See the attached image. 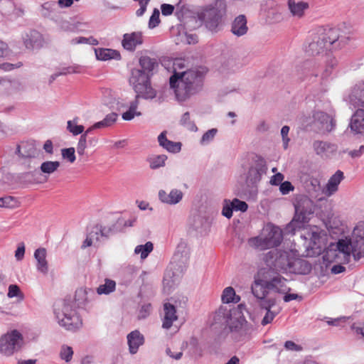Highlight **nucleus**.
<instances>
[{"instance_id":"f257e3e1","label":"nucleus","mask_w":364,"mask_h":364,"mask_svg":"<svg viewBox=\"0 0 364 364\" xmlns=\"http://www.w3.org/2000/svg\"><path fill=\"white\" fill-rule=\"evenodd\" d=\"M95 296L94 290L79 288L75 294V306L70 298L56 302L54 314L58 324L66 330L75 331L82 326V320L76 311V307H85Z\"/></svg>"},{"instance_id":"f03ea898","label":"nucleus","mask_w":364,"mask_h":364,"mask_svg":"<svg viewBox=\"0 0 364 364\" xmlns=\"http://www.w3.org/2000/svg\"><path fill=\"white\" fill-rule=\"evenodd\" d=\"M353 33L344 27L321 28L309 43L306 51L311 55L326 53L328 50H341L349 44Z\"/></svg>"},{"instance_id":"7ed1b4c3","label":"nucleus","mask_w":364,"mask_h":364,"mask_svg":"<svg viewBox=\"0 0 364 364\" xmlns=\"http://www.w3.org/2000/svg\"><path fill=\"white\" fill-rule=\"evenodd\" d=\"M203 80V72L198 70H188L175 72L169 78V85L173 90L176 100L183 102L202 90Z\"/></svg>"},{"instance_id":"20e7f679","label":"nucleus","mask_w":364,"mask_h":364,"mask_svg":"<svg viewBox=\"0 0 364 364\" xmlns=\"http://www.w3.org/2000/svg\"><path fill=\"white\" fill-rule=\"evenodd\" d=\"M336 249L345 263L350 262L351 255L355 261L364 257V222H359L355 227L352 239L339 240Z\"/></svg>"},{"instance_id":"39448f33","label":"nucleus","mask_w":364,"mask_h":364,"mask_svg":"<svg viewBox=\"0 0 364 364\" xmlns=\"http://www.w3.org/2000/svg\"><path fill=\"white\" fill-rule=\"evenodd\" d=\"M294 206V215L287 227L289 232H295L308 223L314 213L316 207L314 202L306 195L296 196Z\"/></svg>"},{"instance_id":"423d86ee","label":"nucleus","mask_w":364,"mask_h":364,"mask_svg":"<svg viewBox=\"0 0 364 364\" xmlns=\"http://www.w3.org/2000/svg\"><path fill=\"white\" fill-rule=\"evenodd\" d=\"M226 14V4L224 0H215L205 6L197 14L198 19L208 31L218 32Z\"/></svg>"},{"instance_id":"0eeeda50","label":"nucleus","mask_w":364,"mask_h":364,"mask_svg":"<svg viewBox=\"0 0 364 364\" xmlns=\"http://www.w3.org/2000/svg\"><path fill=\"white\" fill-rule=\"evenodd\" d=\"M244 309V305L239 304L237 308L231 310L220 307L216 313L218 316H223L231 332L238 333L240 338L247 336L250 330L242 313Z\"/></svg>"},{"instance_id":"6e6552de","label":"nucleus","mask_w":364,"mask_h":364,"mask_svg":"<svg viewBox=\"0 0 364 364\" xmlns=\"http://www.w3.org/2000/svg\"><path fill=\"white\" fill-rule=\"evenodd\" d=\"M267 165L264 159L258 157L249 167L245 178V193L249 198L255 199L257 193V185L262 175L266 173Z\"/></svg>"},{"instance_id":"1a4fd4ad","label":"nucleus","mask_w":364,"mask_h":364,"mask_svg":"<svg viewBox=\"0 0 364 364\" xmlns=\"http://www.w3.org/2000/svg\"><path fill=\"white\" fill-rule=\"evenodd\" d=\"M150 77L149 74L141 69L132 70L129 82L133 85L137 97L144 99H153L156 97V92L151 86Z\"/></svg>"},{"instance_id":"9d476101","label":"nucleus","mask_w":364,"mask_h":364,"mask_svg":"<svg viewBox=\"0 0 364 364\" xmlns=\"http://www.w3.org/2000/svg\"><path fill=\"white\" fill-rule=\"evenodd\" d=\"M282 240L283 236L280 228L271 226L267 228L261 235L250 239L249 244L256 249L264 250L279 246Z\"/></svg>"},{"instance_id":"9b49d317","label":"nucleus","mask_w":364,"mask_h":364,"mask_svg":"<svg viewBox=\"0 0 364 364\" xmlns=\"http://www.w3.org/2000/svg\"><path fill=\"white\" fill-rule=\"evenodd\" d=\"M292 259L288 252L278 250H271L266 255L268 265L277 271L284 272H288Z\"/></svg>"},{"instance_id":"f8f14e48","label":"nucleus","mask_w":364,"mask_h":364,"mask_svg":"<svg viewBox=\"0 0 364 364\" xmlns=\"http://www.w3.org/2000/svg\"><path fill=\"white\" fill-rule=\"evenodd\" d=\"M22 341V335L17 330L4 334L0 338V353L6 356L13 355L20 348Z\"/></svg>"},{"instance_id":"ddd939ff","label":"nucleus","mask_w":364,"mask_h":364,"mask_svg":"<svg viewBox=\"0 0 364 364\" xmlns=\"http://www.w3.org/2000/svg\"><path fill=\"white\" fill-rule=\"evenodd\" d=\"M312 126L317 132L325 134L335 129L336 120L331 114L322 111H315L313 114Z\"/></svg>"},{"instance_id":"4468645a","label":"nucleus","mask_w":364,"mask_h":364,"mask_svg":"<svg viewBox=\"0 0 364 364\" xmlns=\"http://www.w3.org/2000/svg\"><path fill=\"white\" fill-rule=\"evenodd\" d=\"M190 257V250L186 242L181 241L176 247L172 257L171 264L178 273H183L187 268Z\"/></svg>"},{"instance_id":"2eb2a0df","label":"nucleus","mask_w":364,"mask_h":364,"mask_svg":"<svg viewBox=\"0 0 364 364\" xmlns=\"http://www.w3.org/2000/svg\"><path fill=\"white\" fill-rule=\"evenodd\" d=\"M296 75L300 79L318 75V64L314 59L306 60L296 66Z\"/></svg>"},{"instance_id":"dca6fc26","label":"nucleus","mask_w":364,"mask_h":364,"mask_svg":"<svg viewBox=\"0 0 364 364\" xmlns=\"http://www.w3.org/2000/svg\"><path fill=\"white\" fill-rule=\"evenodd\" d=\"M300 178L304 188L311 196L316 198L323 192L318 178L306 173L302 174Z\"/></svg>"},{"instance_id":"f3484780","label":"nucleus","mask_w":364,"mask_h":364,"mask_svg":"<svg viewBox=\"0 0 364 364\" xmlns=\"http://www.w3.org/2000/svg\"><path fill=\"white\" fill-rule=\"evenodd\" d=\"M346 100L354 107H364V82L355 85Z\"/></svg>"},{"instance_id":"a211bd4d","label":"nucleus","mask_w":364,"mask_h":364,"mask_svg":"<svg viewBox=\"0 0 364 364\" xmlns=\"http://www.w3.org/2000/svg\"><path fill=\"white\" fill-rule=\"evenodd\" d=\"M143 43V36L141 32H132L123 35L122 45L123 48L129 51H134L137 46Z\"/></svg>"},{"instance_id":"6ab92c4d","label":"nucleus","mask_w":364,"mask_h":364,"mask_svg":"<svg viewBox=\"0 0 364 364\" xmlns=\"http://www.w3.org/2000/svg\"><path fill=\"white\" fill-rule=\"evenodd\" d=\"M269 281L264 279H256L252 285V292L253 295L259 300V304L269 298H267L269 291H271Z\"/></svg>"},{"instance_id":"aec40b11","label":"nucleus","mask_w":364,"mask_h":364,"mask_svg":"<svg viewBox=\"0 0 364 364\" xmlns=\"http://www.w3.org/2000/svg\"><path fill=\"white\" fill-rule=\"evenodd\" d=\"M23 41L28 49L39 48L42 46L43 39L42 35L36 30H31L23 35Z\"/></svg>"},{"instance_id":"412c9836","label":"nucleus","mask_w":364,"mask_h":364,"mask_svg":"<svg viewBox=\"0 0 364 364\" xmlns=\"http://www.w3.org/2000/svg\"><path fill=\"white\" fill-rule=\"evenodd\" d=\"M16 154L21 159H31L36 157L38 155V151L33 142L22 141L17 145Z\"/></svg>"},{"instance_id":"4be33fe9","label":"nucleus","mask_w":364,"mask_h":364,"mask_svg":"<svg viewBox=\"0 0 364 364\" xmlns=\"http://www.w3.org/2000/svg\"><path fill=\"white\" fill-rule=\"evenodd\" d=\"M183 197V192L176 188L172 189L169 193H167L164 190L159 191V198L163 203L168 205H176L178 203Z\"/></svg>"},{"instance_id":"5701e85b","label":"nucleus","mask_w":364,"mask_h":364,"mask_svg":"<svg viewBox=\"0 0 364 364\" xmlns=\"http://www.w3.org/2000/svg\"><path fill=\"white\" fill-rule=\"evenodd\" d=\"M311 264L303 259L293 257L288 272L296 274H308L311 271Z\"/></svg>"},{"instance_id":"b1692460","label":"nucleus","mask_w":364,"mask_h":364,"mask_svg":"<svg viewBox=\"0 0 364 364\" xmlns=\"http://www.w3.org/2000/svg\"><path fill=\"white\" fill-rule=\"evenodd\" d=\"M127 343L129 346V351L131 354H136L139 348L144 343V336L137 330L129 333L127 336Z\"/></svg>"},{"instance_id":"393cba45","label":"nucleus","mask_w":364,"mask_h":364,"mask_svg":"<svg viewBox=\"0 0 364 364\" xmlns=\"http://www.w3.org/2000/svg\"><path fill=\"white\" fill-rule=\"evenodd\" d=\"M159 146L170 153L176 154L181 151L182 144L168 140L166 137V132H162L158 136Z\"/></svg>"},{"instance_id":"a878e982","label":"nucleus","mask_w":364,"mask_h":364,"mask_svg":"<svg viewBox=\"0 0 364 364\" xmlns=\"http://www.w3.org/2000/svg\"><path fill=\"white\" fill-rule=\"evenodd\" d=\"M164 317L163 318L162 327L165 329H169L173 325V321L178 319L175 306L170 304H164Z\"/></svg>"},{"instance_id":"bb28decb","label":"nucleus","mask_w":364,"mask_h":364,"mask_svg":"<svg viewBox=\"0 0 364 364\" xmlns=\"http://www.w3.org/2000/svg\"><path fill=\"white\" fill-rule=\"evenodd\" d=\"M351 130L355 134L364 133V109H358L351 117Z\"/></svg>"},{"instance_id":"cd10ccee","label":"nucleus","mask_w":364,"mask_h":364,"mask_svg":"<svg viewBox=\"0 0 364 364\" xmlns=\"http://www.w3.org/2000/svg\"><path fill=\"white\" fill-rule=\"evenodd\" d=\"M248 27L247 19L245 15L237 16L231 24V32L236 36H242L247 33Z\"/></svg>"},{"instance_id":"c85d7f7f","label":"nucleus","mask_w":364,"mask_h":364,"mask_svg":"<svg viewBox=\"0 0 364 364\" xmlns=\"http://www.w3.org/2000/svg\"><path fill=\"white\" fill-rule=\"evenodd\" d=\"M269 281L271 291L279 294H286L290 290L287 285V280L280 275L274 277Z\"/></svg>"},{"instance_id":"c756f323","label":"nucleus","mask_w":364,"mask_h":364,"mask_svg":"<svg viewBox=\"0 0 364 364\" xmlns=\"http://www.w3.org/2000/svg\"><path fill=\"white\" fill-rule=\"evenodd\" d=\"M275 299H269L267 300L262 301L259 304L262 309L267 310L266 314L261 321L262 326L270 323L276 316L277 313L271 311V308L275 305Z\"/></svg>"},{"instance_id":"7c9ffc66","label":"nucleus","mask_w":364,"mask_h":364,"mask_svg":"<svg viewBox=\"0 0 364 364\" xmlns=\"http://www.w3.org/2000/svg\"><path fill=\"white\" fill-rule=\"evenodd\" d=\"M313 148L317 155L323 156L336 151V146L334 144L316 140L313 143Z\"/></svg>"},{"instance_id":"2f4dec72","label":"nucleus","mask_w":364,"mask_h":364,"mask_svg":"<svg viewBox=\"0 0 364 364\" xmlns=\"http://www.w3.org/2000/svg\"><path fill=\"white\" fill-rule=\"evenodd\" d=\"M288 8L294 17L301 18L304 15V11L309 8V4L304 1L295 2L294 0H288Z\"/></svg>"},{"instance_id":"473e14b6","label":"nucleus","mask_w":364,"mask_h":364,"mask_svg":"<svg viewBox=\"0 0 364 364\" xmlns=\"http://www.w3.org/2000/svg\"><path fill=\"white\" fill-rule=\"evenodd\" d=\"M343 179V173L338 170L328 180L326 184V190L325 193L327 196H331L338 190V186L341 181Z\"/></svg>"},{"instance_id":"72a5a7b5","label":"nucleus","mask_w":364,"mask_h":364,"mask_svg":"<svg viewBox=\"0 0 364 364\" xmlns=\"http://www.w3.org/2000/svg\"><path fill=\"white\" fill-rule=\"evenodd\" d=\"M34 257L37 260V269L43 274H47L48 271V262L46 260V250L38 248L34 252Z\"/></svg>"},{"instance_id":"f704fd0d","label":"nucleus","mask_w":364,"mask_h":364,"mask_svg":"<svg viewBox=\"0 0 364 364\" xmlns=\"http://www.w3.org/2000/svg\"><path fill=\"white\" fill-rule=\"evenodd\" d=\"M338 65L337 59L331 54L326 53V59L325 60V65L321 73L322 80L328 78L333 73V70Z\"/></svg>"},{"instance_id":"c9c22d12","label":"nucleus","mask_w":364,"mask_h":364,"mask_svg":"<svg viewBox=\"0 0 364 364\" xmlns=\"http://www.w3.org/2000/svg\"><path fill=\"white\" fill-rule=\"evenodd\" d=\"M139 65L141 70L146 71L147 74L151 76L153 70L158 66V61L156 58L143 55L139 58Z\"/></svg>"},{"instance_id":"e433bc0d","label":"nucleus","mask_w":364,"mask_h":364,"mask_svg":"<svg viewBox=\"0 0 364 364\" xmlns=\"http://www.w3.org/2000/svg\"><path fill=\"white\" fill-rule=\"evenodd\" d=\"M136 95V98L134 100L130 102L129 109L122 114V119L125 121H130L134 118L135 116H140L141 114L140 112L137 111V108L139 106V100Z\"/></svg>"},{"instance_id":"4c0bfd02","label":"nucleus","mask_w":364,"mask_h":364,"mask_svg":"<svg viewBox=\"0 0 364 364\" xmlns=\"http://www.w3.org/2000/svg\"><path fill=\"white\" fill-rule=\"evenodd\" d=\"M221 299L224 304H237L240 301V296L235 294L232 287H228L223 290Z\"/></svg>"},{"instance_id":"58836bf2","label":"nucleus","mask_w":364,"mask_h":364,"mask_svg":"<svg viewBox=\"0 0 364 364\" xmlns=\"http://www.w3.org/2000/svg\"><path fill=\"white\" fill-rule=\"evenodd\" d=\"M167 160V156L165 154L154 155L151 156L147 159V161L149 164V167L151 169H157L161 167H164Z\"/></svg>"},{"instance_id":"ea45409f","label":"nucleus","mask_w":364,"mask_h":364,"mask_svg":"<svg viewBox=\"0 0 364 364\" xmlns=\"http://www.w3.org/2000/svg\"><path fill=\"white\" fill-rule=\"evenodd\" d=\"M95 55L97 58L100 60H107L114 58L116 55L119 56V54L117 51L108 48L96 49Z\"/></svg>"},{"instance_id":"a19ab883","label":"nucleus","mask_w":364,"mask_h":364,"mask_svg":"<svg viewBox=\"0 0 364 364\" xmlns=\"http://www.w3.org/2000/svg\"><path fill=\"white\" fill-rule=\"evenodd\" d=\"M118 115L115 112H112L105 116V117L96 123H95V127H97L100 129L105 128L111 127L112 124H114L117 119Z\"/></svg>"},{"instance_id":"79ce46f5","label":"nucleus","mask_w":364,"mask_h":364,"mask_svg":"<svg viewBox=\"0 0 364 364\" xmlns=\"http://www.w3.org/2000/svg\"><path fill=\"white\" fill-rule=\"evenodd\" d=\"M79 118L75 117L67 122V129L74 136L82 134L85 129L84 126L77 124Z\"/></svg>"},{"instance_id":"37998d69","label":"nucleus","mask_w":364,"mask_h":364,"mask_svg":"<svg viewBox=\"0 0 364 364\" xmlns=\"http://www.w3.org/2000/svg\"><path fill=\"white\" fill-rule=\"evenodd\" d=\"M116 283L112 279H105L103 284L100 285L97 289V293L101 294H109L115 290Z\"/></svg>"},{"instance_id":"c03bdc74","label":"nucleus","mask_w":364,"mask_h":364,"mask_svg":"<svg viewBox=\"0 0 364 364\" xmlns=\"http://www.w3.org/2000/svg\"><path fill=\"white\" fill-rule=\"evenodd\" d=\"M180 124L191 132H196L198 127L195 122L191 119L190 113L185 112L180 119Z\"/></svg>"},{"instance_id":"a18cd8bd","label":"nucleus","mask_w":364,"mask_h":364,"mask_svg":"<svg viewBox=\"0 0 364 364\" xmlns=\"http://www.w3.org/2000/svg\"><path fill=\"white\" fill-rule=\"evenodd\" d=\"M154 245L151 242H147L145 245H137L135 247V254H140L141 259H144L148 257L149 253L153 250Z\"/></svg>"},{"instance_id":"49530a36","label":"nucleus","mask_w":364,"mask_h":364,"mask_svg":"<svg viewBox=\"0 0 364 364\" xmlns=\"http://www.w3.org/2000/svg\"><path fill=\"white\" fill-rule=\"evenodd\" d=\"M60 166V162L47 161L41 164L40 169L43 173L51 174Z\"/></svg>"},{"instance_id":"de8ad7c7","label":"nucleus","mask_w":364,"mask_h":364,"mask_svg":"<svg viewBox=\"0 0 364 364\" xmlns=\"http://www.w3.org/2000/svg\"><path fill=\"white\" fill-rule=\"evenodd\" d=\"M218 133V129L215 128L210 129L203 134L200 143L202 145L208 144L210 143Z\"/></svg>"},{"instance_id":"09e8293b","label":"nucleus","mask_w":364,"mask_h":364,"mask_svg":"<svg viewBox=\"0 0 364 364\" xmlns=\"http://www.w3.org/2000/svg\"><path fill=\"white\" fill-rule=\"evenodd\" d=\"M17 206V200L13 196L0 198V207L14 208Z\"/></svg>"},{"instance_id":"8fccbe9b","label":"nucleus","mask_w":364,"mask_h":364,"mask_svg":"<svg viewBox=\"0 0 364 364\" xmlns=\"http://www.w3.org/2000/svg\"><path fill=\"white\" fill-rule=\"evenodd\" d=\"M160 12L158 9H154L151 16L148 26L150 29H153L159 26L160 23Z\"/></svg>"},{"instance_id":"3c124183","label":"nucleus","mask_w":364,"mask_h":364,"mask_svg":"<svg viewBox=\"0 0 364 364\" xmlns=\"http://www.w3.org/2000/svg\"><path fill=\"white\" fill-rule=\"evenodd\" d=\"M230 203L235 211L245 212L248 208V205L245 201H242L237 198H234Z\"/></svg>"},{"instance_id":"603ef678","label":"nucleus","mask_w":364,"mask_h":364,"mask_svg":"<svg viewBox=\"0 0 364 364\" xmlns=\"http://www.w3.org/2000/svg\"><path fill=\"white\" fill-rule=\"evenodd\" d=\"M60 355L61 359L64 360L65 362H69L71 360L73 355V348L70 346H63L61 348Z\"/></svg>"},{"instance_id":"864d4df0","label":"nucleus","mask_w":364,"mask_h":364,"mask_svg":"<svg viewBox=\"0 0 364 364\" xmlns=\"http://www.w3.org/2000/svg\"><path fill=\"white\" fill-rule=\"evenodd\" d=\"M42 14L44 16H49L50 13L53 12L57 8V4L55 1L44 3L42 6Z\"/></svg>"},{"instance_id":"5fc2aeb1","label":"nucleus","mask_w":364,"mask_h":364,"mask_svg":"<svg viewBox=\"0 0 364 364\" xmlns=\"http://www.w3.org/2000/svg\"><path fill=\"white\" fill-rule=\"evenodd\" d=\"M151 311V305L149 303L144 304L141 306L139 314H138V318L139 319H144L146 318Z\"/></svg>"},{"instance_id":"6e6d98bb","label":"nucleus","mask_w":364,"mask_h":364,"mask_svg":"<svg viewBox=\"0 0 364 364\" xmlns=\"http://www.w3.org/2000/svg\"><path fill=\"white\" fill-rule=\"evenodd\" d=\"M62 156L63 159H66L70 163H73L76 158L75 155V149L73 147L63 149L61 150Z\"/></svg>"},{"instance_id":"4d7b16f0","label":"nucleus","mask_w":364,"mask_h":364,"mask_svg":"<svg viewBox=\"0 0 364 364\" xmlns=\"http://www.w3.org/2000/svg\"><path fill=\"white\" fill-rule=\"evenodd\" d=\"M100 232H102L100 230V225H97L93 227L91 231L88 233L89 236L94 241V245H96L97 242H100V238L102 237L100 236Z\"/></svg>"},{"instance_id":"13d9d810","label":"nucleus","mask_w":364,"mask_h":364,"mask_svg":"<svg viewBox=\"0 0 364 364\" xmlns=\"http://www.w3.org/2000/svg\"><path fill=\"white\" fill-rule=\"evenodd\" d=\"M290 128L289 126H284L282 127L281 129V136L282 138V144H283V148L284 149H287L289 146V143L290 141V138L288 136Z\"/></svg>"},{"instance_id":"bf43d9fd","label":"nucleus","mask_w":364,"mask_h":364,"mask_svg":"<svg viewBox=\"0 0 364 364\" xmlns=\"http://www.w3.org/2000/svg\"><path fill=\"white\" fill-rule=\"evenodd\" d=\"M234 210L232 205L229 200H225L222 210V215L227 218H230L232 216V211Z\"/></svg>"},{"instance_id":"052dcab7","label":"nucleus","mask_w":364,"mask_h":364,"mask_svg":"<svg viewBox=\"0 0 364 364\" xmlns=\"http://www.w3.org/2000/svg\"><path fill=\"white\" fill-rule=\"evenodd\" d=\"M294 190V186L291 182L286 181L279 185V191L282 195H287Z\"/></svg>"},{"instance_id":"680f3d73","label":"nucleus","mask_w":364,"mask_h":364,"mask_svg":"<svg viewBox=\"0 0 364 364\" xmlns=\"http://www.w3.org/2000/svg\"><path fill=\"white\" fill-rule=\"evenodd\" d=\"M87 146V139L85 135H81L77 143V151L79 155H83Z\"/></svg>"},{"instance_id":"e2e57ef3","label":"nucleus","mask_w":364,"mask_h":364,"mask_svg":"<svg viewBox=\"0 0 364 364\" xmlns=\"http://www.w3.org/2000/svg\"><path fill=\"white\" fill-rule=\"evenodd\" d=\"M22 63L18 62L17 63H4L0 65V68L5 71H11L15 68H18L22 66Z\"/></svg>"},{"instance_id":"0e129e2a","label":"nucleus","mask_w":364,"mask_h":364,"mask_svg":"<svg viewBox=\"0 0 364 364\" xmlns=\"http://www.w3.org/2000/svg\"><path fill=\"white\" fill-rule=\"evenodd\" d=\"M25 254V245L23 242L18 244V247L15 252V257L18 261H21L23 259Z\"/></svg>"},{"instance_id":"69168bd1","label":"nucleus","mask_w":364,"mask_h":364,"mask_svg":"<svg viewBox=\"0 0 364 364\" xmlns=\"http://www.w3.org/2000/svg\"><path fill=\"white\" fill-rule=\"evenodd\" d=\"M284 178V176L281 173H277L270 178V183L273 186L280 185Z\"/></svg>"},{"instance_id":"338daca9","label":"nucleus","mask_w":364,"mask_h":364,"mask_svg":"<svg viewBox=\"0 0 364 364\" xmlns=\"http://www.w3.org/2000/svg\"><path fill=\"white\" fill-rule=\"evenodd\" d=\"M73 30H75L80 32H83L86 31L87 28H89V24L86 22L76 21L73 24Z\"/></svg>"},{"instance_id":"774afa93","label":"nucleus","mask_w":364,"mask_h":364,"mask_svg":"<svg viewBox=\"0 0 364 364\" xmlns=\"http://www.w3.org/2000/svg\"><path fill=\"white\" fill-rule=\"evenodd\" d=\"M20 293V289L19 287L16 284H11L9 287V291L7 296L9 298H13L15 296H17L18 294Z\"/></svg>"}]
</instances>
